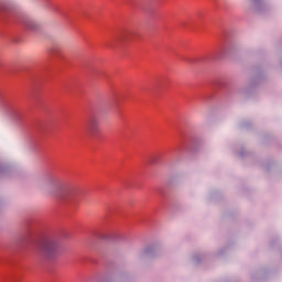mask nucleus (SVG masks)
<instances>
[{
  "instance_id": "1",
  "label": "nucleus",
  "mask_w": 282,
  "mask_h": 282,
  "mask_svg": "<svg viewBox=\"0 0 282 282\" xmlns=\"http://www.w3.org/2000/svg\"><path fill=\"white\" fill-rule=\"evenodd\" d=\"M64 188L65 182L56 177L46 178L37 185V189L42 195H45L46 197H55V199H59L64 204H74V202L78 199L80 191L76 187Z\"/></svg>"
},
{
  "instance_id": "2",
  "label": "nucleus",
  "mask_w": 282,
  "mask_h": 282,
  "mask_svg": "<svg viewBox=\"0 0 282 282\" xmlns=\"http://www.w3.org/2000/svg\"><path fill=\"white\" fill-rule=\"evenodd\" d=\"M59 246L58 242L54 240H45L42 242L40 247V252L47 257V259H52L58 254Z\"/></svg>"
},
{
  "instance_id": "3",
  "label": "nucleus",
  "mask_w": 282,
  "mask_h": 282,
  "mask_svg": "<svg viewBox=\"0 0 282 282\" xmlns=\"http://www.w3.org/2000/svg\"><path fill=\"white\" fill-rule=\"evenodd\" d=\"M98 127H100V122L96 118H90L88 121V129L91 133H96L98 131Z\"/></svg>"
},
{
  "instance_id": "4",
  "label": "nucleus",
  "mask_w": 282,
  "mask_h": 282,
  "mask_svg": "<svg viewBox=\"0 0 282 282\" xmlns=\"http://www.w3.org/2000/svg\"><path fill=\"white\" fill-rule=\"evenodd\" d=\"M25 25L29 30H32L33 32L39 29V24L34 20H26Z\"/></svg>"
}]
</instances>
